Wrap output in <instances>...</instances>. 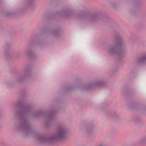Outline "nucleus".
Listing matches in <instances>:
<instances>
[{
	"instance_id": "nucleus-1",
	"label": "nucleus",
	"mask_w": 146,
	"mask_h": 146,
	"mask_svg": "<svg viewBox=\"0 0 146 146\" xmlns=\"http://www.w3.org/2000/svg\"><path fill=\"white\" fill-rule=\"evenodd\" d=\"M66 136V133L64 131V128L61 127H59L58 128V131L56 134L53 137L50 138H46L42 136L38 137V141L45 142L50 141L52 140H58L62 139L65 137Z\"/></svg>"
},
{
	"instance_id": "nucleus-4",
	"label": "nucleus",
	"mask_w": 146,
	"mask_h": 146,
	"mask_svg": "<svg viewBox=\"0 0 146 146\" xmlns=\"http://www.w3.org/2000/svg\"><path fill=\"white\" fill-rule=\"evenodd\" d=\"M116 48H112L110 50V51L111 52H115V51Z\"/></svg>"
},
{
	"instance_id": "nucleus-2",
	"label": "nucleus",
	"mask_w": 146,
	"mask_h": 146,
	"mask_svg": "<svg viewBox=\"0 0 146 146\" xmlns=\"http://www.w3.org/2000/svg\"><path fill=\"white\" fill-rule=\"evenodd\" d=\"M117 39L118 42V43L117 45V47L119 48H121V45L122 43V40L119 36Z\"/></svg>"
},
{
	"instance_id": "nucleus-6",
	"label": "nucleus",
	"mask_w": 146,
	"mask_h": 146,
	"mask_svg": "<svg viewBox=\"0 0 146 146\" xmlns=\"http://www.w3.org/2000/svg\"><path fill=\"white\" fill-rule=\"evenodd\" d=\"M21 104V103H20L19 104V105H20Z\"/></svg>"
},
{
	"instance_id": "nucleus-3",
	"label": "nucleus",
	"mask_w": 146,
	"mask_h": 146,
	"mask_svg": "<svg viewBox=\"0 0 146 146\" xmlns=\"http://www.w3.org/2000/svg\"><path fill=\"white\" fill-rule=\"evenodd\" d=\"M139 62H146V56L141 58L139 60Z\"/></svg>"
},
{
	"instance_id": "nucleus-5",
	"label": "nucleus",
	"mask_w": 146,
	"mask_h": 146,
	"mask_svg": "<svg viewBox=\"0 0 146 146\" xmlns=\"http://www.w3.org/2000/svg\"><path fill=\"white\" fill-rule=\"evenodd\" d=\"M25 129H27V127H25Z\"/></svg>"
}]
</instances>
